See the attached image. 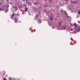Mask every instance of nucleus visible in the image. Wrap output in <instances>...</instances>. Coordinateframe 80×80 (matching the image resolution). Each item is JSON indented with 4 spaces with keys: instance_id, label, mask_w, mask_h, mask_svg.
Returning a JSON list of instances; mask_svg holds the SVG:
<instances>
[{
    "instance_id": "2eb2a0df",
    "label": "nucleus",
    "mask_w": 80,
    "mask_h": 80,
    "mask_svg": "<svg viewBox=\"0 0 80 80\" xmlns=\"http://www.w3.org/2000/svg\"><path fill=\"white\" fill-rule=\"evenodd\" d=\"M36 18L38 17V16L37 15H36Z\"/></svg>"
},
{
    "instance_id": "393cba45",
    "label": "nucleus",
    "mask_w": 80,
    "mask_h": 80,
    "mask_svg": "<svg viewBox=\"0 0 80 80\" xmlns=\"http://www.w3.org/2000/svg\"><path fill=\"white\" fill-rule=\"evenodd\" d=\"M9 80H11V79H9Z\"/></svg>"
},
{
    "instance_id": "39448f33",
    "label": "nucleus",
    "mask_w": 80,
    "mask_h": 80,
    "mask_svg": "<svg viewBox=\"0 0 80 80\" xmlns=\"http://www.w3.org/2000/svg\"><path fill=\"white\" fill-rule=\"evenodd\" d=\"M71 2L72 3H73V4H74V5L75 4L77 3V2H73V1H71Z\"/></svg>"
},
{
    "instance_id": "412c9836",
    "label": "nucleus",
    "mask_w": 80,
    "mask_h": 80,
    "mask_svg": "<svg viewBox=\"0 0 80 80\" xmlns=\"http://www.w3.org/2000/svg\"><path fill=\"white\" fill-rule=\"evenodd\" d=\"M26 3H28V2H27V1H26Z\"/></svg>"
},
{
    "instance_id": "9d476101",
    "label": "nucleus",
    "mask_w": 80,
    "mask_h": 80,
    "mask_svg": "<svg viewBox=\"0 0 80 80\" xmlns=\"http://www.w3.org/2000/svg\"><path fill=\"white\" fill-rule=\"evenodd\" d=\"M27 4H28V5H30V2H28Z\"/></svg>"
},
{
    "instance_id": "9b49d317",
    "label": "nucleus",
    "mask_w": 80,
    "mask_h": 80,
    "mask_svg": "<svg viewBox=\"0 0 80 80\" xmlns=\"http://www.w3.org/2000/svg\"><path fill=\"white\" fill-rule=\"evenodd\" d=\"M51 20H53V18L52 17H51Z\"/></svg>"
},
{
    "instance_id": "5701e85b",
    "label": "nucleus",
    "mask_w": 80,
    "mask_h": 80,
    "mask_svg": "<svg viewBox=\"0 0 80 80\" xmlns=\"http://www.w3.org/2000/svg\"><path fill=\"white\" fill-rule=\"evenodd\" d=\"M3 9H5V8H4V7H3Z\"/></svg>"
},
{
    "instance_id": "a211bd4d",
    "label": "nucleus",
    "mask_w": 80,
    "mask_h": 80,
    "mask_svg": "<svg viewBox=\"0 0 80 80\" xmlns=\"http://www.w3.org/2000/svg\"><path fill=\"white\" fill-rule=\"evenodd\" d=\"M22 14L23 15L24 14V12H22Z\"/></svg>"
},
{
    "instance_id": "a878e982",
    "label": "nucleus",
    "mask_w": 80,
    "mask_h": 80,
    "mask_svg": "<svg viewBox=\"0 0 80 80\" xmlns=\"http://www.w3.org/2000/svg\"><path fill=\"white\" fill-rule=\"evenodd\" d=\"M0 10H2V9H0Z\"/></svg>"
},
{
    "instance_id": "dca6fc26",
    "label": "nucleus",
    "mask_w": 80,
    "mask_h": 80,
    "mask_svg": "<svg viewBox=\"0 0 80 80\" xmlns=\"http://www.w3.org/2000/svg\"><path fill=\"white\" fill-rule=\"evenodd\" d=\"M77 18H78V16H77Z\"/></svg>"
},
{
    "instance_id": "ddd939ff",
    "label": "nucleus",
    "mask_w": 80,
    "mask_h": 80,
    "mask_svg": "<svg viewBox=\"0 0 80 80\" xmlns=\"http://www.w3.org/2000/svg\"><path fill=\"white\" fill-rule=\"evenodd\" d=\"M71 40H72V41H73V39H72V38H71Z\"/></svg>"
},
{
    "instance_id": "6ab92c4d",
    "label": "nucleus",
    "mask_w": 80,
    "mask_h": 80,
    "mask_svg": "<svg viewBox=\"0 0 80 80\" xmlns=\"http://www.w3.org/2000/svg\"><path fill=\"white\" fill-rule=\"evenodd\" d=\"M70 30H71V31H72L73 30L72 29H70Z\"/></svg>"
},
{
    "instance_id": "f257e3e1",
    "label": "nucleus",
    "mask_w": 80,
    "mask_h": 80,
    "mask_svg": "<svg viewBox=\"0 0 80 80\" xmlns=\"http://www.w3.org/2000/svg\"><path fill=\"white\" fill-rule=\"evenodd\" d=\"M74 27H75L74 28H78V31H80V26H79V27H78V26H77V23H74Z\"/></svg>"
},
{
    "instance_id": "bb28decb",
    "label": "nucleus",
    "mask_w": 80,
    "mask_h": 80,
    "mask_svg": "<svg viewBox=\"0 0 80 80\" xmlns=\"http://www.w3.org/2000/svg\"><path fill=\"white\" fill-rule=\"evenodd\" d=\"M10 3H11V4H12V3H11V2H10Z\"/></svg>"
},
{
    "instance_id": "4468645a",
    "label": "nucleus",
    "mask_w": 80,
    "mask_h": 80,
    "mask_svg": "<svg viewBox=\"0 0 80 80\" xmlns=\"http://www.w3.org/2000/svg\"><path fill=\"white\" fill-rule=\"evenodd\" d=\"M10 0H7V2H8V1H9Z\"/></svg>"
},
{
    "instance_id": "7ed1b4c3",
    "label": "nucleus",
    "mask_w": 80,
    "mask_h": 80,
    "mask_svg": "<svg viewBox=\"0 0 80 80\" xmlns=\"http://www.w3.org/2000/svg\"><path fill=\"white\" fill-rule=\"evenodd\" d=\"M14 16H15V14L13 13V14L12 15V17H11V18H13V17H14Z\"/></svg>"
},
{
    "instance_id": "b1692460",
    "label": "nucleus",
    "mask_w": 80,
    "mask_h": 80,
    "mask_svg": "<svg viewBox=\"0 0 80 80\" xmlns=\"http://www.w3.org/2000/svg\"><path fill=\"white\" fill-rule=\"evenodd\" d=\"M44 12H45V10H44Z\"/></svg>"
},
{
    "instance_id": "4be33fe9",
    "label": "nucleus",
    "mask_w": 80,
    "mask_h": 80,
    "mask_svg": "<svg viewBox=\"0 0 80 80\" xmlns=\"http://www.w3.org/2000/svg\"><path fill=\"white\" fill-rule=\"evenodd\" d=\"M59 25H60V23L59 24Z\"/></svg>"
},
{
    "instance_id": "f03ea898",
    "label": "nucleus",
    "mask_w": 80,
    "mask_h": 80,
    "mask_svg": "<svg viewBox=\"0 0 80 80\" xmlns=\"http://www.w3.org/2000/svg\"><path fill=\"white\" fill-rule=\"evenodd\" d=\"M63 12H64L65 15L67 17H68V18H70V17L68 16V15H67V12H66V11H65Z\"/></svg>"
},
{
    "instance_id": "aec40b11",
    "label": "nucleus",
    "mask_w": 80,
    "mask_h": 80,
    "mask_svg": "<svg viewBox=\"0 0 80 80\" xmlns=\"http://www.w3.org/2000/svg\"><path fill=\"white\" fill-rule=\"evenodd\" d=\"M5 75V73H4V74H3V75Z\"/></svg>"
},
{
    "instance_id": "f8f14e48",
    "label": "nucleus",
    "mask_w": 80,
    "mask_h": 80,
    "mask_svg": "<svg viewBox=\"0 0 80 80\" xmlns=\"http://www.w3.org/2000/svg\"><path fill=\"white\" fill-rule=\"evenodd\" d=\"M38 22H39L40 23H42L41 22V21H40V20H39V21H38Z\"/></svg>"
},
{
    "instance_id": "6e6552de",
    "label": "nucleus",
    "mask_w": 80,
    "mask_h": 80,
    "mask_svg": "<svg viewBox=\"0 0 80 80\" xmlns=\"http://www.w3.org/2000/svg\"><path fill=\"white\" fill-rule=\"evenodd\" d=\"M78 13L79 15H80V10H79V11H78Z\"/></svg>"
},
{
    "instance_id": "0eeeda50",
    "label": "nucleus",
    "mask_w": 80,
    "mask_h": 80,
    "mask_svg": "<svg viewBox=\"0 0 80 80\" xmlns=\"http://www.w3.org/2000/svg\"><path fill=\"white\" fill-rule=\"evenodd\" d=\"M37 3H37V2H34V5H37Z\"/></svg>"
},
{
    "instance_id": "cd10ccee",
    "label": "nucleus",
    "mask_w": 80,
    "mask_h": 80,
    "mask_svg": "<svg viewBox=\"0 0 80 80\" xmlns=\"http://www.w3.org/2000/svg\"><path fill=\"white\" fill-rule=\"evenodd\" d=\"M50 2H51V0H50Z\"/></svg>"
},
{
    "instance_id": "c85d7f7f",
    "label": "nucleus",
    "mask_w": 80,
    "mask_h": 80,
    "mask_svg": "<svg viewBox=\"0 0 80 80\" xmlns=\"http://www.w3.org/2000/svg\"><path fill=\"white\" fill-rule=\"evenodd\" d=\"M13 8H14V7H13Z\"/></svg>"
},
{
    "instance_id": "1a4fd4ad",
    "label": "nucleus",
    "mask_w": 80,
    "mask_h": 80,
    "mask_svg": "<svg viewBox=\"0 0 80 80\" xmlns=\"http://www.w3.org/2000/svg\"><path fill=\"white\" fill-rule=\"evenodd\" d=\"M28 10V8H25V11H27Z\"/></svg>"
},
{
    "instance_id": "423d86ee",
    "label": "nucleus",
    "mask_w": 80,
    "mask_h": 80,
    "mask_svg": "<svg viewBox=\"0 0 80 80\" xmlns=\"http://www.w3.org/2000/svg\"><path fill=\"white\" fill-rule=\"evenodd\" d=\"M65 28H66V26H63L62 27V28L63 30H65Z\"/></svg>"
},
{
    "instance_id": "f3484780",
    "label": "nucleus",
    "mask_w": 80,
    "mask_h": 80,
    "mask_svg": "<svg viewBox=\"0 0 80 80\" xmlns=\"http://www.w3.org/2000/svg\"><path fill=\"white\" fill-rule=\"evenodd\" d=\"M5 12H8V10L6 11Z\"/></svg>"
},
{
    "instance_id": "20e7f679",
    "label": "nucleus",
    "mask_w": 80,
    "mask_h": 80,
    "mask_svg": "<svg viewBox=\"0 0 80 80\" xmlns=\"http://www.w3.org/2000/svg\"><path fill=\"white\" fill-rule=\"evenodd\" d=\"M14 19H15V21L16 22H17V20H18V19H17V18H14Z\"/></svg>"
}]
</instances>
